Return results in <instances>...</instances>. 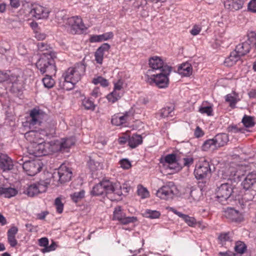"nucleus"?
Segmentation results:
<instances>
[{"mask_svg": "<svg viewBox=\"0 0 256 256\" xmlns=\"http://www.w3.org/2000/svg\"><path fill=\"white\" fill-rule=\"evenodd\" d=\"M64 26L68 33L72 35L82 34L87 30L82 18L78 16L66 18Z\"/></svg>", "mask_w": 256, "mask_h": 256, "instance_id": "obj_1", "label": "nucleus"}, {"mask_svg": "<svg viewBox=\"0 0 256 256\" xmlns=\"http://www.w3.org/2000/svg\"><path fill=\"white\" fill-rule=\"evenodd\" d=\"M36 68L42 74L46 72L51 75L55 74L56 69L54 59L48 53L42 54L36 63Z\"/></svg>", "mask_w": 256, "mask_h": 256, "instance_id": "obj_2", "label": "nucleus"}, {"mask_svg": "<svg viewBox=\"0 0 256 256\" xmlns=\"http://www.w3.org/2000/svg\"><path fill=\"white\" fill-rule=\"evenodd\" d=\"M54 144L51 142H44L30 144L28 148L30 154L35 156H46L54 152Z\"/></svg>", "mask_w": 256, "mask_h": 256, "instance_id": "obj_3", "label": "nucleus"}, {"mask_svg": "<svg viewBox=\"0 0 256 256\" xmlns=\"http://www.w3.org/2000/svg\"><path fill=\"white\" fill-rule=\"evenodd\" d=\"M171 70H169L168 72L164 71L150 75L146 74V80L150 84H154L158 88H166L168 85V76Z\"/></svg>", "mask_w": 256, "mask_h": 256, "instance_id": "obj_4", "label": "nucleus"}, {"mask_svg": "<svg viewBox=\"0 0 256 256\" xmlns=\"http://www.w3.org/2000/svg\"><path fill=\"white\" fill-rule=\"evenodd\" d=\"M212 171L209 162L204 158L200 159L194 170L195 178L198 180H204L209 178Z\"/></svg>", "mask_w": 256, "mask_h": 256, "instance_id": "obj_5", "label": "nucleus"}, {"mask_svg": "<svg viewBox=\"0 0 256 256\" xmlns=\"http://www.w3.org/2000/svg\"><path fill=\"white\" fill-rule=\"evenodd\" d=\"M85 66L82 64H77L68 68L62 74V78L77 83L84 74Z\"/></svg>", "mask_w": 256, "mask_h": 256, "instance_id": "obj_6", "label": "nucleus"}, {"mask_svg": "<svg viewBox=\"0 0 256 256\" xmlns=\"http://www.w3.org/2000/svg\"><path fill=\"white\" fill-rule=\"evenodd\" d=\"M148 64L150 68L146 72L148 75L171 70V68L164 64L162 58L158 56L150 58Z\"/></svg>", "mask_w": 256, "mask_h": 256, "instance_id": "obj_7", "label": "nucleus"}, {"mask_svg": "<svg viewBox=\"0 0 256 256\" xmlns=\"http://www.w3.org/2000/svg\"><path fill=\"white\" fill-rule=\"evenodd\" d=\"M252 47L255 50L256 55V34H252L248 37V40L242 43L238 44L234 49V51L240 56H244L248 54Z\"/></svg>", "mask_w": 256, "mask_h": 256, "instance_id": "obj_8", "label": "nucleus"}, {"mask_svg": "<svg viewBox=\"0 0 256 256\" xmlns=\"http://www.w3.org/2000/svg\"><path fill=\"white\" fill-rule=\"evenodd\" d=\"M232 190L233 188L231 184L228 182L222 184L216 192L218 200L222 204H225V202L232 194Z\"/></svg>", "mask_w": 256, "mask_h": 256, "instance_id": "obj_9", "label": "nucleus"}, {"mask_svg": "<svg viewBox=\"0 0 256 256\" xmlns=\"http://www.w3.org/2000/svg\"><path fill=\"white\" fill-rule=\"evenodd\" d=\"M72 174V173L70 168L64 164H62L58 170L57 173L54 172V174L53 178L58 179L60 184H62L70 181Z\"/></svg>", "mask_w": 256, "mask_h": 256, "instance_id": "obj_10", "label": "nucleus"}, {"mask_svg": "<svg viewBox=\"0 0 256 256\" xmlns=\"http://www.w3.org/2000/svg\"><path fill=\"white\" fill-rule=\"evenodd\" d=\"M46 116V114L38 108H32L30 112V120L28 121L30 125L40 126Z\"/></svg>", "mask_w": 256, "mask_h": 256, "instance_id": "obj_11", "label": "nucleus"}, {"mask_svg": "<svg viewBox=\"0 0 256 256\" xmlns=\"http://www.w3.org/2000/svg\"><path fill=\"white\" fill-rule=\"evenodd\" d=\"M176 186L174 183L170 182L159 188L156 194L158 197L161 199L168 200L172 198Z\"/></svg>", "mask_w": 256, "mask_h": 256, "instance_id": "obj_12", "label": "nucleus"}, {"mask_svg": "<svg viewBox=\"0 0 256 256\" xmlns=\"http://www.w3.org/2000/svg\"><path fill=\"white\" fill-rule=\"evenodd\" d=\"M22 168L28 175L33 176L40 171L42 162L36 160L26 161L23 164Z\"/></svg>", "mask_w": 256, "mask_h": 256, "instance_id": "obj_13", "label": "nucleus"}, {"mask_svg": "<svg viewBox=\"0 0 256 256\" xmlns=\"http://www.w3.org/2000/svg\"><path fill=\"white\" fill-rule=\"evenodd\" d=\"M133 118L132 114L130 112L124 114H114L111 120L112 124L116 126H123Z\"/></svg>", "mask_w": 256, "mask_h": 256, "instance_id": "obj_14", "label": "nucleus"}, {"mask_svg": "<svg viewBox=\"0 0 256 256\" xmlns=\"http://www.w3.org/2000/svg\"><path fill=\"white\" fill-rule=\"evenodd\" d=\"M45 132L42 130H30L24 134V137L30 144L44 142Z\"/></svg>", "mask_w": 256, "mask_h": 256, "instance_id": "obj_15", "label": "nucleus"}, {"mask_svg": "<svg viewBox=\"0 0 256 256\" xmlns=\"http://www.w3.org/2000/svg\"><path fill=\"white\" fill-rule=\"evenodd\" d=\"M113 220L119 221L123 224H127L130 223L134 222L137 220L136 217H125L122 212V208L120 206L115 208L113 214Z\"/></svg>", "mask_w": 256, "mask_h": 256, "instance_id": "obj_16", "label": "nucleus"}, {"mask_svg": "<svg viewBox=\"0 0 256 256\" xmlns=\"http://www.w3.org/2000/svg\"><path fill=\"white\" fill-rule=\"evenodd\" d=\"M103 182L104 194L114 193L118 196L122 194V186L119 182H112L109 180H104Z\"/></svg>", "mask_w": 256, "mask_h": 256, "instance_id": "obj_17", "label": "nucleus"}, {"mask_svg": "<svg viewBox=\"0 0 256 256\" xmlns=\"http://www.w3.org/2000/svg\"><path fill=\"white\" fill-rule=\"evenodd\" d=\"M49 13L50 11L47 8L38 4H32L30 12L32 16L36 19L46 18Z\"/></svg>", "mask_w": 256, "mask_h": 256, "instance_id": "obj_18", "label": "nucleus"}, {"mask_svg": "<svg viewBox=\"0 0 256 256\" xmlns=\"http://www.w3.org/2000/svg\"><path fill=\"white\" fill-rule=\"evenodd\" d=\"M47 186L41 182L34 183L27 188L26 194L30 196H34L38 194L45 192Z\"/></svg>", "mask_w": 256, "mask_h": 256, "instance_id": "obj_19", "label": "nucleus"}, {"mask_svg": "<svg viewBox=\"0 0 256 256\" xmlns=\"http://www.w3.org/2000/svg\"><path fill=\"white\" fill-rule=\"evenodd\" d=\"M226 218L232 222H240L244 220L242 214L238 210L232 208H228L224 212Z\"/></svg>", "mask_w": 256, "mask_h": 256, "instance_id": "obj_20", "label": "nucleus"}, {"mask_svg": "<svg viewBox=\"0 0 256 256\" xmlns=\"http://www.w3.org/2000/svg\"><path fill=\"white\" fill-rule=\"evenodd\" d=\"M13 167L12 160L6 154H0V168L5 172L12 170Z\"/></svg>", "mask_w": 256, "mask_h": 256, "instance_id": "obj_21", "label": "nucleus"}, {"mask_svg": "<svg viewBox=\"0 0 256 256\" xmlns=\"http://www.w3.org/2000/svg\"><path fill=\"white\" fill-rule=\"evenodd\" d=\"M76 143V138L74 136L61 139L58 144L59 150L61 152H67Z\"/></svg>", "mask_w": 256, "mask_h": 256, "instance_id": "obj_22", "label": "nucleus"}, {"mask_svg": "<svg viewBox=\"0 0 256 256\" xmlns=\"http://www.w3.org/2000/svg\"><path fill=\"white\" fill-rule=\"evenodd\" d=\"M110 48V44L104 43L97 49L94 54V57L98 64H102L104 54L106 52H108Z\"/></svg>", "mask_w": 256, "mask_h": 256, "instance_id": "obj_23", "label": "nucleus"}, {"mask_svg": "<svg viewBox=\"0 0 256 256\" xmlns=\"http://www.w3.org/2000/svg\"><path fill=\"white\" fill-rule=\"evenodd\" d=\"M256 183V171L249 173L242 182V185L246 190L250 188Z\"/></svg>", "mask_w": 256, "mask_h": 256, "instance_id": "obj_24", "label": "nucleus"}, {"mask_svg": "<svg viewBox=\"0 0 256 256\" xmlns=\"http://www.w3.org/2000/svg\"><path fill=\"white\" fill-rule=\"evenodd\" d=\"M18 232V228L16 226H12L7 232L8 241L12 247H15L18 244L16 235Z\"/></svg>", "mask_w": 256, "mask_h": 256, "instance_id": "obj_25", "label": "nucleus"}, {"mask_svg": "<svg viewBox=\"0 0 256 256\" xmlns=\"http://www.w3.org/2000/svg\"><path fill=\"white\" fill-rule=\"evenodd\" d=\"M114 34L112 32H108L100 35H92L90 38V42H98L108 40L112 38Z\"/></svg>", "mask_w": 256, "mask_h": 256, "instance_id": "obj_26", "label": "nucleus"}, {"mask_svg": "<svg viewBox=\"0 0 256 256\" xmlns=\"http://www.w3.org/2000/svg\"><path fill=\"white\" fill-rule=\"evenodd\" d=\"M226 102L228 103L229 106L232 109L236 108V105L240 100L239 96L236 92L226 94L225 97Z\"/></svg>", "mask_w": 256, "mask_h": 256, "instance_id": "obj_27", "label": "nucleus"}, {"mask_svg": "<svg viewBox=\"0 0 256 256\" xmlns=\"http://www.w3.org/2000/svg\"><path fill=\"white\" fill-rule=\"evenodd\" d=\"M224 4L226 8L232 11L240 10L243 6L241 2L236 0H224Z\"/></svg>", "mask_w": 256, "mask_h": 256, "instance_id": "obj_28", "label": "nucleus"}, {"mask_svg": "<svg viewBox=\"0 0 256 256\" xmlns=\"http://www.w3.org/2000/svg\"><path fill=\"white\" fill-rule=\"evenodd\" d=\"M240 56L234 50L230 52L228 57L226 58L224 64L227 66H232L240 60Z\"/></svg>", "mask_w": 256, "mask_h": 256, "instance_id": "obj_29", "label": "nucleus"}, {"mask_svg": "<svg viewBox=\"0 0 256 256\" xmlns=\"http://www.w3.org/2000/svg\"><path fill=\"white\" fill-rule=\"evenodd\" d=\"M172 211L180 218H182L188 226L191 227H194L196 226L197 222L194 218L183 214L182 212H178L174 209H172Z\"/></svg>", "mask_w": 256, "mask_h": 256, "instance_id": "obj_30", "label": "nucleus"}, {"mask_svg": "<svg viewBox=\"0 0 256 256\" xmlns=\"http://www.w3.org/2000/svg\"><path fill=\"white\" fill-rule=\"evenodd\" d=\"M142 143V138L140 135L134 134L128 138V144L132 148H134Z\"/></svg>", "mask_w": 256, "mask_h": 256, "instance_id": "obj_31", "label": "nucleus"}, {"mask_svg": "<svg viewBox=\"0 0 256 256\" xmlns=\"http://www.w3.org/2000/svg\"><path fill=\"white\" fill-rule=\"evenodd\" d=\"M198 112L207 116H212L214 115L213 105L212 104H208L207 102H203L199 108Z\"/></svg>", "mask_w": 256, "mask_h": 256, "instance_id": "obj_32", "label": "nucleus"}, {"mask_svg": "<svg viewBox=\"0 0 256 256\" xmlns=\"http://www.w3.org/2000/svg\"><path fill=\"white\" fill-rule=\"evenodd\" d=\"M214 138L217 148L224 146L229 140L228 135L224 133L218 134Z\"/></svg>", "mask_w": 256, "mask_h": 256, "instance_id": "obj_33", "label": "nucleus"}, {"mask_svg": "<svg viewBox=\"0 0 256 256\" xmlns=\"http://www.w3.org/2000/svg\"><path fill=\"white\" fill-rule=\"evenodd\" d=\"M18 193L17 190L10 187L6 188L4 186H0V195L5 198H10L15 196Z\"/></svg>", "mask_w": 256, "mask_h": 256, "instance_id": "obj_34", "label": "nucleus"}, {"mask_svg": "<svg viewBox=\"0 0 256 256\" xmlns=\"http://www.w3.org/2000/svg\"><path fill=\"white\" fill-rule=\"evenodd\" d=\"M180 74L184 76H188L192 74V68L191 64L188 62L184 63L178 68Z\"/></svg>", "mask_w": 256, "mask_h": 256, "instance_id": "obj_35", "label": "nucleus"}, {"mask_svg": "<svg viewBox=\"0 0 256 256\" xmlns=\"http://www.w3.org/2000/svg\"><path fill=\"white\" fill-rule=\"evenodd\" d=\"M76 83L70 80H68L65 78H62V80L59 82V86L60 88L65 90H72Z\"/></svg>", "mask_w": 256, "mask_h": 256, "instance_id": "obj_36", "label": "nucleus"}, {"mask_svg": "<svg viewBox=\"0 0 256 256\" xmlns=\"http://www.w3.org/2000/svg\"><path fill=\"white\" fill-rule=\"evenodd\" d=\"M174 108L173 106H168L161 109L156 114L157 118H165L168 116H172L174 114Z\"/></svg>", "mask_w": 256, "mask_h": 256, "instance_id": "obj_37", "label": "nucleus"}, {"mask_svg": "<svg viewBox=\"0 0 256 256\" xmlns=\"http://www.w3.org/2000/svg\"><path fill=\"white\" fill-rule=\"evenodd\" d=\"M122 96V92H116L114 90L106 96L108 102L111 104H114L119 100Z\"/></svg>", "mask_w": 256, "mask_h": 256, "instance_id": "obj_38", "label": "nucleus"}, {"mask_svg": "<svg viewBox=\"0 0 256 256\" xmlns=\"http://www.w3.org/2000/svg\"><path fill=\"white\" fill-rule=\"evenodd\" d=\"M82 106L86 110H94L96 105L90 98H84L82 101Z\"/></svg>", "mask_w": 256, "mask_h": 256, "instance_id": "obj_39", "label": "nucleus"}, {"mask_svg": "<svg viewBox=\"0 0 256 256\" xmlns=\"http://www.w3.org/2000/svg\"><path fill=\"white\" fill-rule=\"evenodd\" d=\"M103 180L96 184L91 191V194L93 196H98L104 194V189Z\"/></svg>", "mask_w": 256, "mask_h": 256, "instance_id": "obj_40", "label": "nucleus"}, {"mask_svg": "<svg viewBox=\"0 0 256 256\" xmlns=\"http://www.w3.org/2000/svg\"><path fill=\"white\" fill-rule=\"evenodd\" d=\"M160 162L164 165V164L167 163L169 165H171L176 163V156L174 154H167L164 158H162L160 160Z\"/></svg>", "mask_w": 256, "mask_h": 256, "instance_id": "obj_41", "label": "nucleus"}, {"mask_svg": "<svg viewBox=\"0 0 256 256\" xmlns=\"http://www.w3.org/2000/svg\"><path fill=\"white\" fill-rule=\"evenodd\" d=\"M218 148L214 138L206 140L202 146V150L204 151H208L210 150Z\"/></svg>", "mask_w": 256, "mask_h": 256, "instance_id": "obj_42", "label": "nucleus"}, {"mask_svg": "<svg viewBox=\"0 0 256 256\" xmlns=\"http://www.w3.org/2000/svg\"><path fill=\"white\" fill-rule=\"evenodd\" d=\"M92 82L95 85L100 84L104 88H106L109 85L108 80L101 76H98L96 78H94L92 79Z\"/></svg>", "mask_w": 256, "mask_h": 256, "instance_id": "obj_43", "label": "nucleus"}, {"mask_svg": "<svg viewBox=\"0 0 256 256\" xmlns=\"http://www.w3.org/2000/svg\"><path fill=\"white\" fill-rule=\"evenodd\" d=\"M42 82L44 86L48 88H52L55 84L54 80L52 78L50 74H46V76L43 78Z\"/></svg>", "mask_w": 256, "mask_h": 256, "instance_id": "obj_44", "label": "nucleus"}, {"mask_svg": "<svg viewBox=\"0 0 256 256\" xmlns=\"http://www.w3.org/2000/svg\"><path fill=\"white\" fill-rule=\"evenodd\" d=\"M137 194L142 198H146L150 196V192L148 190L140 184L138 186Z\"/></svg>", "mask_w": 256, "mask_h": 256, "instance_id": "obj_45", "label": "nucleus"}, {"mask_svg": "<svg viewBox=\"0 0 256 256\" xmlns=\"http://www.w3.org/2000/svg\"><path fill=\"white\" fill-rule=\"evenodd\" d=\"M84 195L85 191L82 190L70 194V198L74 202H77L80 201L84 197Z\"/></svg>", "mask_w": 256, "mask_h": 256, "instance_id": "obj_46", "label": "nucleus"}, {"mask_svg": "<svg viewBox=\"0 0 256 256\" xmlns=\"http://www.w3.org/2000/svg\"><path fill=\"white\" fill-rule=\"evenodd\" d=\"M246 250V246L245 244L241 241L236 242L234 250L238 254H244Z\"/></svg>", "mask_w": 256, "mask_h": 256, "instance_id": "obj_47", "label": "nucleus"}, {"mask_svg": "<svg viewBox=\"0 0 256 256\" xmlns=\"http://www.w3.org/2000/svg\"><path fill=\"white\" fill-rule=\"evenodd\" d=\"M183 167L189 168L194 162V158L192 155L184 156L182 160Z\"/></svg>", "mask_w": 256, "mask_h": 256, "instance_id": "obj_48", "label": "nucleus"}, {"mask_svg": "<svg viewBox=\"0 0 256 256\" xmlns=\"http://www.w3.org/2000/svg\"><path fill=\"white\" fill-rule=\"evenodd\" d=\"M242 122L246 128L253 127L255 124L252 117L247 115H244L242 119Z\"/></svg>", "mask_w": 256, "mask_h": 256, "instance_id": "obj_49", "label": "nucleus"}, {"mask_svg": "<svg viewBox=\"0 0 256 256\" xmlns=\"http://www.w3.org/2000/svg\"><path fill=\"white\" fill-rule=\"evenodd\" d=\"M144 215L145 217L150 218H159L160 214L157 210H146Z\"/></svg>", "mask_w": 256, "mask_h": 256, "instance_id": "obj_50", "label": "nucleus"}, {"mask_svg": "<svg viewBox=\"0 0 256 256\" xmlns=\"http://www.w3.org/2000/svg\"><path fill=\"white\" fill-rule=\"evenodd\" d=\"M124 84V80L120 78L114 82V90L116 92H122Z\"/></svg>", "mask_w": 256, "mask_h": 256, "instance_id": "obj_51", "label": "nucleus"}, {"mask_svg": "<svg viewBox=\"0 0 256 256\" xmlns=\"http://www.w3.org/2000/svg\"><path fill=\"white\" fill-rule=\"evenodd\" d=\"M228 174L229 176L228 180H235L238 178L240 176L237 174V171L234 168H230L228 170Z\"/></svg>", "mask_w": 256, "mask_h": 256, "instance_id": "obj_52", "label": "nucleus"}, {"mask_svg": "<svg viewBox=\"0 0 256 256\" xmlns=\"http://www.w3.org/2000/svg\"><path fill=\"white\" fill-rule=\"evenodd\" d=\"M218 239L222 242L230 241L232 240L231 234L230 232L222 233L219 236Z\"/></svg>", "mask_w": 256, "mask_h": 256, "instance_id": "obj_53", "label": "nucleus"}, {"mask_svg": "<svg viewBox=\"0 0 256 256\" xmlns=\"http://www.w3.org/2000/svg\"><path fill=\"white\" fill-rule=\"evenodd\" d=\"M54 204L56 207V212L58 214L62 213L64 208V204L62 203L60 198H57L55 200Z\"/></svg>", "mask_w": 256, "mask_h": 256, "instance_id": "obj_54", "label": "nucleus"}, {"mask_svg": "<svg viewBox=\"0 0 256 256\" xmlns=\"http://www.w3.org/2000/svg\"><path fill=\"white\" fill-rule=\"evenodd\" d=\"M248 10L253 13H256V0H251L248 4Z\"/></svg>", "mask_w": 256, "mask_h": 256, "instance_id": "obj_55", "label": "nucleus"}, {"mask_svg": "<svg viewBox=\"0 0 256 256\" xmlns=\"http://www.w3.org/2000/svg\"><path fill=\"white\" fill-rule=\"evenodd\" d=\"M120 166L124 169L128 170L132 166L130 162L127 159H123L120 162Z\"/></svg>", "mask_w": 256, "mask_h": 256, "instance_id": "obj_56", "label": "nucleus"}, {"mask_svg": "<svg viewBox=\"0 0 256 256\" xmlns=\"http://www.w3.org/2000/svg\"><path fill=\"white\" fill-rule=\"evenodd\" d=\"M201 30V26L195 24L190 30V33L192 35L195 36L198 34Z\"/></svg>", "mask_w": 256, "mask_h": 256, "instance_id": "obj_57", "label": "nucleus"}, {"mask_svg": "<svg viewBox=\"0 0 256 256\" xmlns=\"http://www.w3.org/2000/svg\"><path fill=\"white\" fill-rule=\"evenodd\" d=\"M102 94V93L100 92V88L98 86L94 87V89L92 90V92H90V95L94 98H96L100 96Z\"/></svg>", "mask_w": 256, "mask_h": 256, "instance_id": "obj_58", "label": "nucleus"}, {"mask_svg": "<svg viewBox=\"0 0 256 256\" xmlns=\"http://www.w3.org/2000/svg\"><path fill=\"white\" fill-rule=\"evenodd\" d=\"M38 244L40 246L46 248L48 245V240L46 238H42L38 240Z\"/></svg>", "mask_w": 256, "mask_h": 256, "instance_id": "obj_59", "label": "nucleus"}, {"mask_svg": "<svg viewBox=\"0 0 256 256\" xmlns=\"http://www.w3.org/2000/svg\"><path fill=\"white\" fill-rule=\"evenodd\" d=\"M194 134L196 138H199L202 137L204 134V133L202 129L198 126L195 130Z\"/></svg>", "mask_w": 256, "mask_h": 256, "instance_id": "obj_60", "label": "nucleus"}, {"mask_svg": "<svg viewBox=\"0 0 256 256\" xmlns=\"http://www.w3.org/2000/svg\"><path fill=\"white\" fill-rule=\"evenodd\" d=\"M56 244H55L54 242H52L50 246H48L46 248H44L42 250V252H50V251L54 250L56 249Z\"/></svg>", "mask_w": 256, "mask_h": 256, "instance_id": "obj_61", "label": "nucleus"}, {"mask_svg": "<svg viewBox=\"0 0 256 256\" xmlns=\"http://www.w3.org/2000/svg\"><path fill=\"white\" fill-rule=\"evenodd\" d=\"M38 48L39 50L44 51L48 50V46L44 42H40L38 44Z\"/></svg>", "mask_w": 256, "mask_h": 256, "instance_id": "obj_62", "label": "nucleus"}, {"mask_svg": "<svg viewBox=\"0 0 256 256\" xmlns=\"http://www.w3.org/2000/svg\"><path fill=\"white\" fill-rule=\"evenodd\" d=\"M240 130L236 126H230L228 128V132L236 133Z\"/></svg>", "mask_w": 256, "mask_h": 256, "instance_id": "obj_63", "label": "nucleus"}, {"mask_svg": "<svg viewBox=\"0 0 256 256\" xmlns=\"http://www.w3.org/2000/svg\"><path fill=\"white\" fill-rule=\"evenodd\" d=\"M218 255V256H237L236 254L228 250L226 252H220Z\"/></svg>", "mask_w": 256, "mask_h": 256, "instance_id": "obj_64", "label": "nucleus"}]
</instances>
